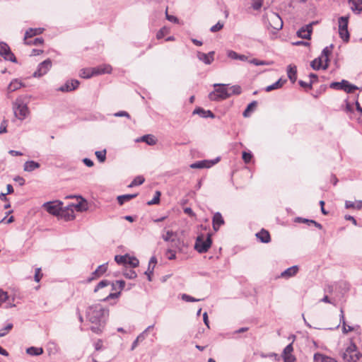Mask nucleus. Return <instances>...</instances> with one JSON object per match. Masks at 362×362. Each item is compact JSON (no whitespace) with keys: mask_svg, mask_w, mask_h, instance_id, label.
<instances>
[{"mask_svg":"<svg viewBox=\"0 0 362 362\" xmlns=\"http://www.w3.org/2000/svg\"><path fill=\"white\" fill-rule=\"evenodd\" d=\"M361 356V353L358 351L356 345L353 341L350 342L342 354V358L346 362H356Z\"/></svg>","mask_w":362,"mask_h":362,"instance_id":"nucleus-3","label":"nucleus"},{"mask_svg":"<svg viewBox=\"0 0 362 362\" xmlns=\"http://www.w3.org/2000/svg\"><path fill=\"white\" fill-rule=\"evenodd\" d=\"M40 167L39 163L34 160L26 161L23 165V170L26 172H32Z\"/></svg>","mask_w":362,"mask_h":362,"instance_id":"nucleus-26","label":"nucleus"},{"mask_svg":"<svg viewBox=\"0 0 362 362\" xmlns=\"http://www.w3.org/2000/svg\"><path fill=\"white\" fill-rule=\"evenodd\" d=\"M262 6V1H259V0H257L255 1L253 4H252V8L253 9L255 10H259Z\"/></svg>","mask_w":362,"mask_h":362,"instance_id":"nucleus-64","label":"nucleus"},{"mask_svg":"<svg viewBox=\"0 0 362 362\" xmlns=\"http://www.w3.org/2000/svg\"><path fill=\"white\" fill-rule=\"evenodd\" d=\"M333 48V45H331L329 47H326L322 49V54L320 57H322V59L325 61V64L323 66V69H327L329 66V55L332 52V49Z\"/></svg>","mask_w":362,"mask_h":362,"instance_id":"nucleus-20","label":"nucleus"},{"mask_svg":"<svg viewBox=\"0 0 362 362\" xmlns=\"http://www.w3.org/2000/svg\"><path fill=\"white\" fill-rule=\"evenodd\" d=\"M351 5V9L354 13L360 14L362 13V0H358L356 3L349 2Z\"/></svg>","mask_w":362,"mask_h":362,"instance_id":"nucleus-32","label":"nucleus"},{"mask_svg":"<svg viewBox=\"0 0 362 362\" xmlns=\"http://www.w3.org/2000/svg\"><path fill=\"white\" fill-rule=\"evenodd\" d=\"M257 238L264 243H268L271 240L269 232L264 229H262L259 233H256Z\"/></svg>","mask_w":362,"mask_h":362,"instance_id":"nucleus-24","label":"nucleus"},{"mask_svg":"<svg viewBox=\"0 0 362 362\" xmlns=\"http://www.w3.org/2000/svg\"><path fill=\"white\" fill-rule=\"evenodd\" d=\"M212 244V240L210 234H207L206 239L204 238L203 235H199L194 244V249L199 253H205L211 247Z\"/></svg>","mask_w":362,"mask_h":362,"instance_id":"nucleus-5","label":"nucleus"},{"mask_svg":"<svg viewBox=\"0 0 362 362\" xmlns=\"http://www.w3.org/2000/svg\"><path fill=\"white\" fill-rule=\"evenodd\" d=\"M137 196V194H128L119 195L117 197L118 204L122 206L125 202L130 201L131 199L135 198Z\"/></svg>","mask_w":362,"mask_h":362,"instance_id":"nucleus-29","label":"nucleus"},{"mask_svg":"<svg viewBox=\"0 0 362 362\" xmlns=\"http://www.w3.org/2000/svg\"><path fill=\"white\" fill-rule=\"evenodd\" d=\"M329 87L335 90H342L347 93H351L358 89V86L350 83L345 79L341 80L340 82H332L330 83Z\"/></svg>","mask_w":362,"mask_h":362,"instance_id":"nucleus-6","label":"nucleus"},{"mask_svg":"<svg viewBox=\"0 0 362 362\" xmlns=\"http://www.w3.org/2000/svg\"><path fill=\"white\" fill-rule=\"evenodd\" d=\"M298 271L299 268L297 265L292 266L282 272L280 274V277L288 279L289 278L295 276L298 272Z\"/></svg>","mask_w":362,"mask_h":362,"instance_id":"nucleus-18","label":"nucleus"},{"mask_svg":"<svg viewBox=\"0 0 362 362\" xmlns=\"http://www.w3.org/2000/svg\"><path fill=\"white\" fill-rule=\"evenodd\" d=\"M94 75H95V74H93V68L91 69H83L80 71V73H79V76L83 78H89Z\"/></svg>","mask_w":362,"mask_h":362,"instance_id":"nucleus-37","label":"nucleus"},{"mask_svg":"<svg viewBox=\"0 0 362 362\" xmlns=\"http://www.w3.org/2000/svg\"><path fill=\"white\" fill-rule=\"evenodd\" d=\"M209 160H200V161H197V162H195L192 164L190 165V168H193V169H202V168H206V166H207V163H209Z\"/></svg>","mask_w":362,"mask_h":362,"instance_id":"nucleus-38","label":"nucleus"},{"mask_svg":"<svg viewBox=\"0 0 362 362\" xmlns=\"http://www.w3.org/2000/svg\"><path fill=\"white\" fill-rule=\"evenodd\" d=\"M0 55L4 57L6 60L11 61L12 62H16V57L11 52L10 47L5 42H0Z\"/></svg>","mask_w":362,"mask_h":362,"instance_id":"nucleus-10","label":"nucleus"},{"mask_svg":"<svg viewBox=\"0 0 362 362\" xmlns=\"http://www.w3.org/2000/svg\"><path fill=\"white\" fill-rule=\"evenodd\" d=\"M242 157H243V159L245 161V163H248L250 162V160H251V159L252 158V155L250 152L244 151V152H243V156Z\"/></svg>","mask_w":362,"mask_h":362,"instance_id":"nucleus-57","label":"nucleus"},{"mask_svg":"<svg viewBox=\"0 0 362 362\" xmlns=\"http://www.w3.org/2000/svg\"><path fill=\"white\" fill-rule=\"evenodd\" d=\"M193 114H197L204 118H206V117L214 118V115L211 110H204V109H202L201 107L196 108L193 111Z\"/></svg>","mask_w":362,"mask_h":362,"instance_id":"nucleus-28","label":"nucleus"},{"mask_svg":"<svg viewBox=\"0 0 362 362\" xmlns=\"http://www.w3.org/2000/svg\"><path fill=\"white\" fill-rule=\"evenodd\" d=\"M349 17L341 16L338 19L339 30L348 29Z\"/></svg>","mask_w":362,"mask_h":362,"instance_id":"nucleus-36","label":"nucleus"},{"mask_svg":"<svg viewBox=\"0 0 362 362\" xmlns=\"http://www.w3.org/2000/svg\"><path fill=\"white\" fill-rule=\"evenodd\" d=\"M224 26V23L221 21H218L216 25H213L210 28V31L211 33H216L221 30Z\"/></svg>","mask_w":362,"mask_h":362,"instance_id":"nucleus-53","label":"nucleus"},{"mask_svg":"<svg viewBox=\"0 0 362 362\" xmlns=\"http://www.w3.org/2000/svg\"><path fill=\"white\" fill-rule=\"evenodd\" d=\"M286 80H282L281 78L279 79L277 81L274 83L273 84L268 86L265 88V90L267 92H270L273 90L279 89L283 86V85L286 83Z\"/></svg>","mask_w":362,"mask_h":362,"instance_id":"nucleus-31","label":"nucleus"},{"mask_svg":"<svg viewBox=\"0 0 362 362\" xmlns=\"http://www.w3.org/2000/svg\"><path fill=\"white\" fill-rule=\"evenodd\" d=\"M107 269V263L103 264L98 267V268L91 274L90 276L87 279L88 282H91L92 281L100 277L103 275L104 273L106 272Z\"/></svg>","mask_w":362,"mask_h":362,"instance_id":"nucleus-14","label":"nucleus"},{"mask_svg":"<svg viewBox=\"0 0 362 362\" xmlns=\"http://www.w3.org/2000/svg\"><path fill=\"white\" fill-rule=\"evenodd\" d=\"M28 103L29 99L25 95H21L13 102L12 109L17 119L23 120L30 114V110L28 107Z\"/></svg>","mask_w":362,"mask_h":362,"instance_id":"nucleus-2","label":"nucleus"},{"mask_svg":"<svg viewBox=\"0 0 362 362\" xmlns=\"http://www.w3.org/2000/svg\"><path fill=\"white\" fill-rule=\"evenodd\" d=\"M227 55L229 58L235 60L240 61H246L247 59V57L244 54H239L233 50H229L227 52Z\"/></svg>","mask_w":362,"mask_h":362,"instance_id":"nucleus-30","label":"nucleus"},{"mask_svg":"<svg viewBox=\"0 0 362 362\" xmlns=\"http://www.w3.org/2000/svg\"><path fill=\"white\" fill-rule=\"evenodd\" d=\"M182 299L186 302H197L199 301L200 299L195 298L191 296H189L187 294H182L181 296Z\"/></svg>","mask_w":362,"mask_h":362,"instance_id":"nucleus-54","label":"nucleus"},{"mask_svg":"<svg viewBox=\"0 0 362 362\" xmlns=\"http://www.w3.org/2000/svg\"><path fill=\"white\" fill-rule=\"evenodd\" d=\"M144 334H140L136 339L133 341L131 347V350H134L137 346L139 341H142L145 339Z\"/></svg>","mask_w":362,"mask_h":362,"instance_id":"nucleus-49","label":"nucleus"},{"mask_svg":"<svg viewBox=\"0 0 362 362\" xmlns=\"http://www.w3.org/2000/svg\"><path fill=\"white\" fill-rule=\"evenodd\" d=\"M13 328L12 323H8L4 328L0 329V337L6 335L9 331Z\"/></svg>","mask_w":362,"mask_h":362,"instance_id":"nucleus-46","label":"nucleus"},{"mask_svg":"<svg viewBox=\"0 0 362 362\" xmlns=\"http://www.w3.org/2000/svg\"><path fill=\"white\" fill-rule=\"evenodd\" d=\"M23 86V83L18 79L13 80L8 86V92H13Z\"/></svg>","mask_w":362,"mask_h":362,"instance_id":"nucleus-33","label":"nucleus"},{"mask_svg":"<svg viewBox=\"0 0 362 362\" xmlns=\"http://www.w3.org/2000/svg\"><path fill=\"white\" fill-rule=\"evenodd\" d=\"M137 141H142L146 143L148 145L153 146L156 144L157 139L152 134H146L141 136L140 139L136 140Z\"/></svg>","mask_w":362,"mask_h":362,"instance_id":"nucleus-27","label":"nucleus"},{"mask_svg":"<svg viewBox=\"0 0 362 362\" xmlns=\"http://www.w3.org/2000/svg\"><path fill=\"white\" fill-rule=\"evenodd\" d=\"M166 255H168V259H175L176 258L175 252L171 249H168L166 252Z\"/></svg>","mask_w":362,"mask_h":362,"instance_id":"nucleus-62","label":"nucleus"},{"mask_svg":"<svg viewBox=\"0 0 362 362\" xmlns=\"http://www.w3.org/2000/svg\"><path fill=\"white\" fill-rule=\"evenodd\" d=\"M8 296L6 292L0 289V306L8 299Z\"/></svg>","mask_w":362,"mask_h":362,"instance_id":"nucleus-60","label":"nucleus"},{"mask_svg":"<svg viewBox=\"0 0 362 362\" xmlns=\"http://www.w3.org/2000/svg\"><path fill=\"white\" fill-rule=\"evenodd\" d=\"M213 228L215 231H217L221 226L224 224V220L219 212H216L212 219Z\"/></svg>","mask_w":362,"mask_h":362,"instance_id":"nucleus-21","label":"nucleus"},{"mask_svg":"<svg viewBox=\"0 0 362 362\" xmlns=\"http://www.w3.org/2000/svg\"><path fill=\"white\" fill-rule=\"evenodd\" d=\"M160 192L159 191H156L155 192L154 197L151 201H148L147 204L148 205H153V204H158L160 202Z\"/></svg>","mask_w":362,"mask_h":362,"instance_id":"nucleus-47","label":"nucleus"},{"mask_svg":"<svg viewBox=\"0 0 362 362\" xmlns=\"http://www.w3.org/2000/svg\"><path fill=\"white\" fill-rule=\"evenodd\" d=\"M62 204V202L59 201L48 202L43 204L42 207L50 214L59 216Z\"/></svg>","mask_w":362,"mask_h":362,"instance_id":"nucleus-8","label":"nucleus"},{"mask_svg":"<svg viewBox=\"0 0 362 362\" xmlns=\"http://www.w3.org/2000/svg\"><path fill=\"white\" fill-rule=\"evenodd\" d=\"M59 216L64 218L65 221H71L75 218L73 206L69 204L64 209L62 207Z\"/></svg>","mask_w":362,"mask_h":362,"instance_id":"nucleus-13","label":"nucleus"},{"mask_svg":"<svg viewBox=\"0 0 362 362\" xmlns=\"http://www.w3.org/2000/svg\"><path fill=\"white\" fill-rule=\"evenodd\" d=\"M102 325L98 326H92L90 327V330L96 334H100L103 332V329L101 328Z\"/></svg>","mask_w":362,"mask_h":362,"instance_id":"nucleus-63","label":"nucleus"},{"mask_svg":"<svg viewBox=\"0 0 362 362\" xmlns=\"http://www.w3.org/2000/svg\"><path fill=\"white\" fill-rule=\"evenodd\" d=\"M109 315L108 309L103 308L100 304L90 305L86 311L88 320L93 324L102 325L105 324Z\"/></svg>","mask_w":362,"mask_h":362,"instance_id":"nucleus-1","label":"nucleus"},{"mask_svg":"<svg viewBox=\"0 0 362 362\" xmlns=\"http://www.w3.org/2000/svg\"><path fill=\"white\" fill-rule=\"evenodd\" d=\"M128 255H116L115 257V262L119 264H127Z\"/></svg>","mask_w":362,"mask_h":362,"instance_id":"nucleus-44","label":"nucleus"},{"mask_svg":"<svg viewBox=\"0 0 362 362\" xmlns=\"http://www.w3.org/2000/svg\"><path fill=\"white\" fill-rule=\"evenodd\" d=\"M111 71L112 67L109 64H103L93 68V74H95V75L110 74Z\"/></svg>","mask_w":362,"mask_h":362,"instance_id":"nucleus-23","label":"nucleus"},{"mask_svg":"<svg viewBox=\"0 0 362 362\" xmlns=\"http://www.w3.org/2000/svg\"><path fill=\"white\" fill-rule=\"evenodd\" d=\"M287 75L292 83H294L297 79V67L295 65L289 64L287 66Z\"/></svg>","mask_w":362,"mask_h":362,"instance_id":"nucleus-22","label":"nucleus"},{"mask_svg":"<svg viewBox=\"0 0 362 362\" xmlns=\"http://www.w3.org/2000/svg\"><path fill=\"white\" fill-rule=\"evenodd\" d=\"M156 263H157V259H156V257H154V256L151 257L149 260V262H148V269H147V271L145 272V274L148 276V279L150 281H151V275L153 272V269L155 268Z\"/></svg>","mask_w":362,"mask_h":362,"instance_id":"nucleus-25","label":"nucleus"},{"mask_svg":"<svg viewBox=\"0 0 362 362\" xmlns=\"http://www.w3.org/2000/svg\"><path fill=\"white\" fill-rule=\"evenodd\" d=\"M310 66L314 70H319L320 69H323L324 64H322V57H319L313 60L310 63Z\"/></svg>","mask_w":362,"mask_h":362,"instance_id":"nucleus-35","label":"nucleus"},{"mask_svg":"<svg viewBox=\"0 0 362 362\" xmlns=\"http://www.w3.org/2000/svg\"><path fill=\"white\" fill-rule=\"evenodd\" d=\"M43 42H44V40L42 37H37L33 40H24V43L25 45H42L43 43Z\"/></svg>","mask_w":362,"mask_h":362,"instance_id":"nucleus-41","label":"nucleus"},{"mask_svg":"<svg viewBox=\"0 0 362 362\" xmlns=\"http://www.w3.org/2000/svg\"><path fill=\"white\" fill-rule=\"evenodd\" d=\"M34 36H36L34 32L33 28H29L25 31V36H24V40H28V38H31Z\"/></svg>","mask_w":362,"mask_h":362,"instance_id":"nucleus-58","label":"nucleus"},{"mask_svg":"<svg viewBox=\"0 0 362 362\" xmlns=\"http://www.w3.org/2000/svg\"><path fill=\"white\" fill-rule=\"evenodd\" d=\"M98 160L100 163H103L106 159V150L104 149L103 151H97L95 153Z\"/></svg>","mask_w":362,"mask_h":362,"instance_id":"nucleus-42","label":"nucleus"},{"mask_svg":"<svg viewBox=\"0 0 362 362\" xmlns=\"http://www.w3.org/2000/svg\"><path fill=\"white\" fill-rule=\"evenodd\" d=\"M325 357L320 354H315L314 355V361L313 362H325Z\"/></svg>","mask_w":362,"mask_h":362,"instance_id":"nucleus-61","label":"nucleus"},{"mask_svg":"<svg viewBox=\"0 0 362 362\" xmlns=\"http://www.w3.org/2000/svg\"><path fill=\"white\" fill-rule=\"evenodd\" d=\"M124 276L127 279H135L137 274L134 270H129L124 273Z\"/></svg>","mask_w":362,"mask_h":362,"instance_id":"nucleus-55","label":"nucleus"},{"mask_svg":"<svg viewBox=\"0 0 362 362\" xmlns=\"http://www.w3.org/2000/svg\"><path fill=\"white\" fill-rule=\"evenodd\" d=\"M118 286V291L115 293H110L108 296H107L105 298L103 299L104 301H107L110 299L117 298L120 294L121 291L124 288L125 286V281L123 280H118L115 281Z\"/></svg>","mask_w":362,"mask_h":362,"instance_id":"nucleus-17","label":"nucleus"},{"mask_svg":"<svg viewBox=\"0 0 362 362\" xmlns=\"http://www.w3.org/2000/svg\"><path fill=\"white\" fill-rule=\"evenodd\" d=\"M268 28H271L275 30H279L283 27V21L279 14L272 13L268 16Z\"/></svg>","mask_w":362,"mask_h":362,"instance_id":"nucleus-9","label":"nucleus"},{"mask_svg":"<svg viewBox=\"0 0 362 362\" xmlns=\"http://www.w3.org/2000/svg\"><path fill=\"white\" fill-rule=\"evenodd\" d=\"M145 181V179L143 176H137L136 177L132 182L129 185V187H133L137 185H140L143 184Z\"/></svg>","mask_w":362,"mask_h":362,"instance_id":"nucleus-40","label":"nucleus"},{"mask_svg":"<svg viewBox=\"0 0 362 362\" xmlns=\"http://www.w3.org/2000/svg\"><path fill=\"white\" fill-rule=\"evenodd\" d=\"M316 22H313L308 25L303 26L298 30L297 35L303 39H310L313 32V25Z\"/></svg>","mask_w":362,"mask_h":362,"instance_id":"nucleus-11","label":"nucleus"},{"mask_svg":"<svg viewBox=\"0 0 362 362\" xmlns=\"http://www.w3.org/2000/svg\"><path fill=\"white\" fill-rule=\"evenodd\" d=\"M165 17H166V19L170 22H173L174 23H179V19L176 16L169 15L168 13V10H166V11H165Z\"/></svg>","mask_w":362,"mask_h":362,"instance_id":"nucleus-59","label":"nucleus"},{"mask_svg":"<svg viewBox=\"0 0 362 362\" xmlns=\"http://www.w3.org/2000/svg\"><path fill=\"white\" fill-rule=\"evenodd\" d=\"M250 63L253 64H255L256 66L270 65V64H273L272 62L262 61V60H259V59H252V60L250 61Z\"/></svg>","mask_w":362,"mask_h":362,"instance_id":"nucleus-51","label":"nucleus"},{"mask_svg":"<svg viewBox=\"0 0 362 362\" xmlns=\"http://www.w3.org/2000/svg\"><path fill=\"white\" fill-rule=\"evenodd\" d=\"M79 84L80 83L78 80L72 79L67 81L64 85L60 86L57 90L61 92H71L76 90Z\"/></svg>","mask_w":362,"mask_h":362,"instance_id":"nucleus-12","label":"nucleus"},{"mask_svg":"<svg viewBox=\"0 0 362 362\" xmlns=\"http://www.w3.org/2000/svg\"><path fill=\"white\" fill-rule=\"evenodd\" d=\"M257 101H252L250 103L246 109L244 110L243 115L245 117H247L250 116V112L252 111L257 106Z\"/></svg>","mask_w":362,"mask_h":362,"instance_id":"nucleus-39","label":"nucleus"},{"mask_svg":"<svg viewBox=\"0 0 362 362\" xmlns=\"http://www.w3.org/2000/svg\"><path fill=\"white\" fill-rule=\"evenodd\" d=\"M127 264H130L133 268L137 267L139 264V259L135 257H130L128 255Z\"/></svg>","mask_w":362,"mask_h":362,"instance_id":"nucleus-43","label":"nucleus"},{"mask_svg":"<svg viewBox=\"0 0 362 362\" xmlns=\"http://www.w3.org/2000/svg\"><path fill=\"white\" fill-rule=\"evenodd\" d=\"M74 197H77L76 196H68L66 197V198H74ZM79 198L81 199V201L79 202L78 204H71V206H73V209L74 210L76 209L77 211H86L87 209H88V204H87V202L86 199H83L81 197H78Z\"/></svg>","mask_w":362,"mask_h":362,"instance_id":"nucleus-19","label":"nucleus"},{"mask_svg":"<svg viewBox=\"0 0 362 362\" xmlns=\"http://www.w3.org/2000/svg\"><path fill=\"white\" fill-rule=\"evenodd\" d=\"M293 351V348L292 343L289 344L284 348L282 354L284 362H293L296 360L295 356L292 354Z\"/></svg>","mask_w":362,"mask_h":362,"instance_id":"nucleus-15","label":"nucleus"},{"mask_svg":"<svg viewBox=\"0 0 362 362\" xmlns=\"http://www.w3.org/2000/svg\"><path fill=\"white\" fill-rule=\"evenodd\" d=\"M175 235V233L171 231V230H168L167 231L166 234L165 235H163V239L166 241V242H168V241H172L173 242L174 241V239H172V237Z\"/></svg>","mask_w":362,"mask_h":362,"instance_id":"nucleus-56","label":"nucleus"},{"mask_svg":"<svg viewBox=\"0 0 362 362\" xmlns=\"http://www.w3.org/2000/svg\"><path fill=\"white\" fill-rule=\"evenodd\" d=\"M52 65V63L49 59H47L42 62L40 63L37 66V70L33 74V77L40 78L45 75L51 69Z\"/></svg>","mask_w":362,"mask_h":362,"instance_id":"nucleus-7","label":"nucleus"},{"mask_svg":"<svg viewBox=\"0 0 362 362\" xmlns=\"http://www.w3.org/2000/svg\"><path fill=\"white\" fill-rule=\"evenodd\" d=\"M169 33V29L167 27H163L159 30L156 34L157 39L163 38L166 34Z\"/></svg>","mask_w":362,"mask_h":362,"instance_id":"nucleus-52","label":"nucleus"},{"mask_svg":"<svg viewBox=\"0 0 362 362\" xmlns=\"http://www.w3.org/2000/svg\"><path fill=\"white\" fill-rule=\"evenodd\" d=\"M110 284V281L108 280H103L100 281L94 288V292H98L100 288L107 286Z\"/></svg>","mask_w":362,"mask_h":362,"instance_id":"nucleus-48","label":"nucleus"},{"mask_svg":"<svg viewBox=\"0 0 362 362\" xmlns=\"http://www.w3.org/2000/svg\"><path fill=\"white\" fill-rule=\"evenodd\" d=\"M228 90L230 91V93L232 95H239L242 92V88L238 85L232 86L231 87L228 88Z\"/></svg>","mask_w":362,"mask_h":362,"instance_id":"nucleus-45","label":"nucleus"},{"mask_svg":"<svg viewBox=\"0 0 362 362\" xmlns=\"http://www.w3.org/2000/svg\"><path fill=\"white\" fill-rule=\"evenodd\" d=\"M214 54L215 52L214 51L209 52L208 54H205L202 52H197V57L200 61L203 62L205 64L209 65L213 62L214 59Z\"/></svg>","mask_w":362,"mask_h":362,"instance_id":"nucleus-16","label":"nucleus"},{"mask_svg":"<svg viewBox=\"0 0 362 362\" xmlns=\"http://www.w3.org/2000/svg\"><path fill=\"white\" fill-rule=\"evenodd\" d=\"M340 37L345 42H348L349 40V33L348 29L339 30Z\"/></svg>","mask_w":362,"mask_h":362,"instance_id":"nucleus-50","label":"nucleus"},{"mask_svg":"<svg viewBox=\"0 0 362 362\" xmlns=\"http://www.w3.org/2000/svg\"><path fill=\"white\" fill-rule=\"evenodd\" d=\"M216 88L215 91L211 93L209 95L211 100H224L231 96V93L228 88L225 84H214Z\"/></svg>","mask_w":362,"mask_h":362,"instance_id":"nucleus-4","label":"nucleus"},{"mask_svg":"<svg viewBox=\"0 0 362 362\" xmlns=\"http://www.w3.org/2000/svg\"><path fill=\"white\" fill-rule=\"evenodd\" d=\"M26 353L30 356H40L43 354V349L41 347L30 346L26 349Z\"/></svg>","mask_w":362,"mask_h":362,"instance_id":"nucleus-34","label":"nucleus"}]
</instances>
